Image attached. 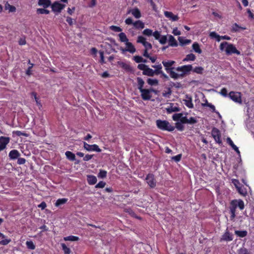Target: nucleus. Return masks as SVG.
Segmentation results:
<instances>
[{
    "mask_svg": "<svg viewBox=\"0 0 254 254\" xmlns=\"http://www.w3.org/2000/svg\"><path fill=\"white\" fill-rule=\"evenodd\" d=\"M106 183L104 181H100L96 186L95 188H103L106 186Z\"/></svg>",
    "mask_w": 254,
    "mask_h": 254,
    "instance_id": "52",
    "label": "nucleus"
},
{
    "mask_svg": "<svg viewBox=\"0 0 254 254\" xmlns=\"http://www.w3.org/2000/svg\"><path fill=\"white\" fill-rule=\"evenodd\" d=\"M87 181L89 185H95L97 181V178L95 176L93 175H87Z\"/></svg>",
    "mask_w": 254,
    "mask_h": 254,
    "instance_id": "20",
    "label": "nucleus"
},
{
    "mask_svg": "<svg viewBox=\"0 0 254 254\" xmlns=\"http://www.w3.org/2000/svg\"><path fill=\"white\" fill-rule=\"evenodd\" d=\"M131 13L136 18H139L141 16L140 11L137 8L133 9Z\"/></svg>",
    "mask_w": 254,
    "mask_h": 254,
    "instance_id": "30",
    "label": "nucleus"
},
{
    "mask_svg": "<svg viewBox=\"0 0 254 254\" xmlns=\"http://www.w3.org/2000/svg\"><path fill=\"white\" fill-rule=\"evenodd\" d=\"M235 233L238 236L241 237V238L246 237L248 234L247 231H246L245 230H244V231L237 230V231H235Z\"/></svg>",
    "mask_w": 254,
    "mask_h": 254,
    "instance_id": "36",
    "label": "nucleus"
},
{
    "mask_svg": "<svg viewBox=\"0 0 254 254\" xmlns=\"http://www.w3.org/2000/svg\"><path fill=\"white\" fill-rule=\"evenodd\" d=\"M133 60L136 63H142V61H143V58L141 56H135L133 57Z\"/></svg>",
    "mask_w": 254,
    "mask_h": 254,
    "instance_id": "54",
    "label": "nucleus"
},
{
    "mask_svg": "<svg viewBox=\"0 0 254 254\" xmlns=\"http://www.w3.org/2000/svg\"><path fill=\"white\" fill-rule=\"evenodd\" d=\"M164 15L166 17L171 19L173 21H176L179 19V17L177 15L173 14V13L170 11H165L164 12Z\"/></svg>",
    "mask_w": 254,
    "mask_h": 254,
    "instance_id": "17",
    "label": "nucleus"
},
{
    "mask_svg": "<svg viewBox=\"0 0 254 254\" xmlns=\"http://www.w3.org/2000/svg\"><path fill=\"white\" fill-rule=\"evenodd\" d=\"M66 157L68 160L71 161L76 160L75 154L70 151H67L65 153Z\"/></svg>",
    "mask_w": 254,
    "mask_h": 254,
    "instance_id": "24",
    "label": "nucleus"
},
{
    "mask_svg": "<svg viewBox=\"0 0 254 254\" xmlns=\"http://www.w3.org/2000/svg\"><path fill=\"white\" fill-rule=\"evenodd\" d=\"M203 70V68L201 66L195 67L193 69V71L196 73L201 74Z\"/></svg>",
    "mask_w": 254,
    "mask_h": 254,
    "instance_id": "50",
    "label": "nucleus"
},
{
    "mask_svg": "<svg viewBox=\"0 0 254 254\" xmlns=\"http://www.w3.org/2000/svg\"><path fill=\"white\" fill-rule=\"evenodd\" d=\"M37 12L38 14H49L50 11L49 10L46 9L45 8H38L37 10Z\"/></svg>",
    "mask_w": 254,
    "mask_h": 254,
    "instance_id": "46",
    "label": "nucleus"
},
{
    "mask_svg": "<svg viewBox=\"0 0 254 254\" xmlns=\"http://www.w3.org/2000/svg\"><path fill=\"white\" fill-rule=\"evenodd\" d=\"M152 67L155 68L154 72L155 75H160V78L165 80L169 79V76L162 71V66L161 64L152 65Z\"/></svg>",
    "mask_w": 254,
    "mask_h": 254,
    "instance_id": "6",
    "label": "nucleus"
},
{
    "mask_svg": "<svg viewBox=\"0 0 254 254\" xmlns=\"http://www.w3.org/2000/svg\"><path fill=\"white\" fill-rule=\"evenodd\" d=\"M245 27H243L240 26H239L238 24H237L236 23H234L231 28V31L232 32H239L240 30H245Z\"/></svg>",
    "mask_w": 254,
    "mask_h": 254,
    "instance_id": "25",
    "label": "nucleus"
},
{
    "mask_svg": "<svg viewBox=\"0 0 254 254\" xmlns=\"http://www.w3.org/2000/svg\"><path fill=\"white\" fill-rule=\"evenodd\" d=\"M152 35H153L155 39L157 40H158L159 38L161 37L160 32L158 31H155V32H152Z\"/></svg>",
    "mask_w": 254,
    "mask_h": 254,
    "instance_id": "53",
    "label": "nucleus"
},
{
    "mask_svg": "<svg viewBox=\"0 0 254 254\" xmlns=\"http://www.w3.org/2000/svg\"><path fill=\"white\" fill-rule=\"evenodd\" d=\"M137 83V88L141 93V98L144 100H150L152 97V92H155V90L151 88L150 89L143 88L144 81L143 79L140 77L136 78Z\"/></svg>",
    "mask_w": 254,
    "mask_h": 254,
    "instance_id": "2",
    "label": "nucleus"
},
{
    "mask_svg": "<svg viewBox=\"0 0 254 254\" xmlns=\"http://www.w3.org/2000/svg\"><path fill=\"white\" fill-rule=\"evenodd\" d=\"M174 61H163L162 63L165 67L166 72L169 74L171 78L177 79L179 78H183L188 72L192 70L191 64L184 65L178 66L176 68L173 67L175 64Z\"/></svg>",
    "mask_w": 254,
    "mask_h": 254,
    "instance_id": "1",
    "label": "nucleus"
},
{
    "mask_svg": "<svg viewBox=\"0 0 254 254\" xmlns=\"http://www.w3.org/2000/svg\"><path fill=\"white\" fill-rule=\"evenodd\" d=\"M182 113L175 114L173 115L172 118L174 121H178L179 120H180L181 118L182 117Z\"/></svg>",
    "mask_w": 254,
    "mask_h": 254,
    "instance_id": "45",
    "label": "nucleus"
},
{
    "mask_svg": "<svg viewBox=\"0 0 254 254\" xmlns=\"http://www.w3.org/2000/svg\"><path fill=\"white\" fill-rule=\"evenodd\" d=\"M192 48L194 51L198 54H201L202 50L200 48L199 45L197 42H194L192 45Z\"/></svg>",
    "mask_w": 254,
    "mask_h": 254,
    "instance_id": "29",
    "label": "nucleus"
},
{
    "mask_svg": "<svg viewBox=\"0 0 254 254\" xmlns=\"http://www.w3.org/2000/svg\"><path fill=\"white\" fill-rule=\"evenodd\" d=\"M220 94H221L223 96H225V97L227 96L228 94H227V89L226 88H223L221 90V91L220 92Z\"/></svg>",
    "mask_w": 254,
    "mask_h": 254,
    "instance_id": "64",
    "label": "nucleus"
},
{
    "mask_svg": "<svg viewBox=\"0 0 254 254\" xmlns=\"http://www.w3.org/2000/svg\"><path fill=\"white\" fill-rule=\"evenodd\" d=\"M20 155V153L18 150L13 149L10 151L9 153V157L10 159H15L18 158V157Z\"/></svg>",
    "mask_w": 254,
    "mask_h": 254,
    "instance_id": "18",
    "label": "nucleus"
},
{
    "mask_svg": "<svg viewBox=\"0 0 254 254\" xmlns=\"http://www.w3.org/2000/svg\"><path fill=\"white\" fill-rule=\"evenodd\" d=\"M51 4L50 0H39L38 4L43 6L44 8L48 7Z\"/></svg>",
    "mask_w": 254,
    "mask_h": 254,
    "instance_id": "23",
    "label": "nucleus"
},
{
    "mask_svg": "<svg viewBox=\"0 0 254 254\" xmlns=\"http://www.w3.org/2000/svg\"><path fill=\"white\" fill-rule=\"evenodd\" d=\"M146 42V39L144 37L142 36H139L138 37L137 40V43H141L142 45H143Z\"/></svg>",
    "mask_w": 254,
    "mask_h": 254,
    "instance_id": "51",
    "label": "nucleus"
},
{
    "mask_svg": "<svg viewBox=\"0 0 254 254\" xmlns=\"http://www.w3.org/2000/svg\"><path fill=\"white\" fill-rule=\"evenodd\" d=\"M94 155H90V154H86L84 157H83V160L84 161H88L90 160H91L93 157L94 156Z\"/></svg>",
    "mask_w": 254,
    "mask_h": 254,
    "instance_id": "60",
    "label": "nucleus"
},
{
    "mask_svg": "<svg viewBox=\"0 0 254 254\" xmlns=\"http://www.w3.org/2000/svg\"><path fill=\"white\" fill-rule=\"evenodd\" d=\"M33 66H34V64H31V65L28 67V68H27V69L26 70V74L27 75H31V74H32L31 69L33 67Z\"/></svg>",
    "mask_w": 254,
    "mask_h": 254,
    "instance_id": "61",
    "label": "nucleus"
},
{
    "mask_svg": "<svg viewBox=\"0 0 254 254\" xmlns=\"http://www.w3.org/2000/svg\"><path fill=\"white\" fill-rule=\"evenodd\" d=\"M219 48L222 51L225 50L226 54L227 55H231L232 54H236L237 55H241V52L237 49L233 44L229 43L227 42L221 43L220 45Z\"/></svg>",
    "mask_w": 254,
    "mask_h": 254,
    "instance_id": "4",
    "label": "nucleus"
},
{
    "mask_svg": "<svg viewBox=\"0 0 254 254\" xmlns=\"http://www.w3.org/2000/svg\"><path fill=\"white\" fill-rule=\"evenodd\" d=\"M26 245L28 249L30 250H34L35 249V246L33 242L31 241H27L26 242Z\"/></svg>",
    "mask_w": 254,
    "mask_h": 254,
    "instance_id": "42",
    "label": "nucleus"
},
{
    "mask_svg": "<svg viewBox=\"0 0 254 254\" xmlns=\"http://www.w3.org/2000/svg\"><path fill=\"white\" fill-rule=\"evenodd\" d=\"M133 25L137 29H143L144 27V23L140 20L136 21Z\"/></svg>",
    "mask_w": 254,
    "mask_h": 254,
    "instance_id": "31",
    "label": "nucleus"
},
{
    "mask_svg": "<svg viewBox=\"0 0 254 254\" xmlns=\"http://www.w3.org/2000/svg\"><path fill=\"white\" fill-rule=\"evenodd\" d=\"M67 198H59L56 201V202L55 203V205L56 206H59L62 204L65 203L67 201Z\"/></svg>",
    "mask_w": 254,
    "mask_h": 254,
    "instance_id": "34",
    "label": "nucleus"
},
{
    "mask_svg": "<svg viewBox=\"0 0 254 254\" xmlns=\"http://www.w3.org/2000/svg\"><path fill=\"white\" fill-rule=\"evenodd\" d=\"M5 7L6 9H8L9 12H14L16 11V7L8 3L5 4Z\"/></svg>",
    "mask_w": 254,
    "mask_h": 254,
    "instance_id": "41",
    "label": "nucleus"
},
{
    "mask_svg": "<svg viewBox=\"0 0 254 254\" xmlns=\"http://www.w3.org/2000/svg\"><path fill=\"white\" fill-rule=\"evenodd\" d=\"M211 134L216 143L219 144H222V142L221 139V133L218 128L216 127L213 128L211 131Z\"/></svg>",
    "mask_w": 254,
    "mask_h": 254,
    "instance_id": "9",
    "label": "nucleus"
},
{
    "mask_svg": "<svg viewBox=\"0 0 254 254\" xmlns=\"http://www.w3.org/2000/svg\"><path fill=\"white\" fill-rule=\"evenodd\" d=\"M83 147L85 149L88 151H96L98 152H101V149L97 144L90 145L86 142H83Z\"/></svg>",
    "mask_w": 254,
    "mask_h": 254,
    "instance_id": "11",
    "label": "nucleus"
},
{
    "mask_svg": "<svg viewBox=\"0 0 254 254\" xmlns=\"http://www.w3.org/2000/svg\"><path fill=\"white\" fill-rule=\"evenodd\" d=\"M147 67L148 66L147 65L143 64H140L137 65V68L143 71H144V70H145Z\"/></svg>",
    "mask_w": 254,
    "mask_h": 254,
    "instance_id": "58",
    "label": "nucleus"
},
{
    "mask_svg": "<svg viewBox=\"0 0 254 254\" xmlns=\"http://www.w3.org/2000/svg\"><path fill=\"white\" fill-rule=\"evenodd\" d=\"M232 183L235 186L236 188L237 189L238 192L240 191V190H241V188L240 187V183L238 180L237 179H232Z\"/></svg>",
    "mask_w": 254,
    "mask_h": 254,
    "instance_id": "37",
    "label": "nucleus"
},
{
    "mask_svg": "<svg viewBox=\"0 0 254 254\" xmlns=\"http://www.w3.org/2000/svg\"><path fill=\"white\" fill-rule=\"evenodd\" d=\"M239 208L242 210L245 208L244 201L241 199H235L231 200L229 205V212L230 213V218L231 221H234L236 214V209Z\"/></svg>",
    "mask_w": 254,
    "mask_h": 254,
    "instance_id": "3",
    "label": "nucleus"
},
{
    "mask_svg": "<svg viewBox=\"0 0 254 254\" xmlns=\"http://www.w3.org/2000/svg\"><path fill=\"white\" fill-rule=\"evenodd\" d=\"M152 32H153V31L151 29L147 28V29H144L142 33L144 35H146L147 36H150L152 35Z\"/></svg>",
    "mask_w": 254,
    "mask_h": 254,
    "instance_id": "48",
    "label": "nucleus"
},
{
    "mask_svg": "<svg viewBox=\"0 0 254 254\" xmlns=\"http://www.w3.org/2000/svg\"><path fill=\"white\" fill-rule=\"evenodd\" d=\"M229 97L231 100L236 103L242 104L241 93L240 92H235L231 91L229 94Z\"/></svg>",
    "mask_w": 254,
    "mask_h": 254,
    "instance_id": "8",
    "label": "nucleus"
},
{
    "mask_svg": "<svg viewBox=\"0 0 254 254\" xmlns=\"http://www.w3.org/2000/svg\"><path fill=\"white\" fill-rule=\"evenodd\" d=\"M156 126L160 130L168 131H173L175 127L172 126L168 121L166 120H157L156 122Z\"/></svg>",
    "mask_w": 254,
    "mask_h": 254,
    "instance_id": "5",
    "label": "nucleus"
},
{
    "mask_svg": "<svg viewBox=\"0 0 254 254\" xmlns=\"http://www.w3.org/2000/svg\"><path fill=\"white\" fill-rule=\"evenodd\" d=\"M99 54H100V63L102 64H103L105 63L104 52L103 51H100Z\"/></svg>",
    "mask_w": 254,
    "mask_h": 254,
    "instance_id": "62",
    "label": "nucleus"
},
{
    "mask_svg": "<svg viewBox=\"0 0 254 254\" xmlns=\"http://www.w3.org/2000/svg\"><path fill=\"white\" fill-rule=\"evenodd\" d=\"M196 57L194 54H189L186 56V58L183 60V61H194Z\"/></svg>",
    "mask_w": 254,
    "mask_h": 254,
    "instance_id": "32",
    "label": "nucleus"
},
{
    "mask_svg": "<svg viewBox=\"0 0 254 254\" xmlns=\"http://www.w3.org/2000/svg\"><path fill=\"white\" fill-rule=\"evenodd\" d=\"M233 239V234L229 232L227 229L224 234L222 236L220 241H231Z\"/></svg>",
    "mask_w": 254,
    "mask_h": 254,
    "instance_id": "14",
    "label": "nucleus"
},
{
    "mask_svg": "<svg viewBox=\"0 0 254 254\" xmlns=\"http://www.w3.org/2000/svg\"><path fill=\"white\" fill-rule=\"evenodd\" d=\"M61 246L62 247V249L64 252V254H70V253H71V250L69 248H68L66 246V245L65 244L62 243L61 244Z\"/></svg>",
    "mask_w": 254,
    "mask_h": 254,
    "instance_id": "40",
    "label": "nucleus"
},
{
    "mask_svg": "<svg viewBox=\"0 0 254 254\" xmlns=\"http://www.w3.org/2000/svg\"><path fill=\"white\" fill-rule=\"evenodd\" d=\"M181 123H177L176 124V127L180 131H182L184 129V126L182 125Z\"/></svg>",
    "mask_w": 254,
    "mask_h": 254,
    "instance_id": "56",
    "label": "nucleus"
},
{
    "mask_svg": "<svg viewBox=\"0 0 254 254\" xmlns=\"http://www.w3.org/2000/svg\"><path fill=\"white\" fill-rule=\"evenodd\" d=\"M13 133L18 136H23L27 137L28 136L26 133L19 130L13 131Z\"/></svg>",
    "mask_w": 254,
    "mask_h": 254,
    "instance_id": "44",
    "label": "nucleus"
},
{
    "mask_svg": "<svg viewBox=\"0 0 254 254\" xmlns=\"http://www.w3.org/2000/svg\"><path fill=\"white\" fill-rule=\"evenodd\" d=\"M110 29L111 30L116 32H121L122 31V29L121 27L115 25L111 26L110 27Z\"/></svg>",
    "mask_w": 254,
    "mask_h": 254,
    "instance_id": "47",
    "label": "nucleus"
},
{
    "mask_svg": "<svg viewBox=\"0 0 254 254\" xmlns=\"http://www.w3.org/2000/svg\"><path fill=\"white\" fill-rule=\"evenodd\" d=\"M0 238L3 239V240L0 241V244L1 245H6L11 241L10 239H5V236L0 232Z\"/></svg>",
    "mask_w": 254,
    "mask_h": 254,
    "instance_id": "26",
    "label": "nucleus"
},
{
    "mask_svg": "<svg viewBox=\"0 0 254 254\" xmlns=\"http://www.w3.org/2000/svg\"><path fill=\"white\" fill-rule=\"evenodd\" d=\"M181 109L178 107V104H174L173 103H170L169 107L166 108V111L168 114H171L173 112H179Z\"/></svg>",
    "mask_w": 254,
    "mask_h": 254,
    "instance_id": "12",
    "label": "nucleus"
},
{
    "mask_svg": "<svg viewBox=\"0 0 254 254\" xmlns=\"http://www.w3.org/2000/svg\"><path fill=\"white\" fill-rule=\"evenodd\" d=\"M227 142L231 146V147L237 152L238 155L240 154V152L238 147L234 143L230 137H227Z\"/></svg>",
    "mask_w": 254,
    "mask_h": 254,
    "instance_id": "19",
    "label": "nucleus"
},
{
    "mask_svg": "<svg viewBox=\"0 0 254 254\" xmlns=\"http://www.w3.org/2000/svg\"><path fill=\"white\" fill-rule=\"evenodd\" d=\"M10 141V138L5 136L0 137V151L5 148L6 145Z\"/></svg>",
    "mask_w": 254,
    "mask_h": 254,
    "instance_id": "13",
    "label": "nucleus"
},
{
    "mask_svg": "<svg viewBox=\"0 0 254 254\" xmlns=\"http://www.w3.org/2000/svg\"><path fill=\"white\" fill-rule=\"evenodd\" d=\"M197 122V120L194 117H190V119H188V124H189L193 125L196 124Z\"/></svg>",
    "mask_w": 254,
    "mask_h": 254,
    "instance_id": "55",
    "label": "nucleus"
},
{
    "mask_svg": "<svg viewBox=\"0 0 254 254\" xmlns=\"http://www.w3.org/2000/svg\"><path fill=\"white\" fill-rule=\"evenodd\" d=\"M178 42L172 35L169 36V46L171 47H177Z\"/></svg>",
    "mask_w": 254,
    "mask_h": 254,
    "instance_id": "21",
    "label": "nucleus"
},
{
    "mask_svg": "<svg viewBox=\"0 0 254 254\" xmlns=\"http://www.w3.org/2000/svg\"><path fill=\"white\" fill-rule=\"evenodd\" d=\"M178 40L180 43V45L181 46H184L185 45L189 44L191 42V40L187 39H184L182 37H179Z\"/></svg>",
    "mask_w": 254,
    "mask_h": 254,
    "instance_id": "27",
    "label": "nucleus"
},
{
    "mask_svg": "<svg viewBox=\"0 0 254 254\" xmlns=\"http://www.w3.org/2000/svg\"><path fill=\"white\" fill-rule=\"evenodd\" d=\"M209 36L211 38L216 39L217 41H220V36L216 32H211L210 33Z\"/></svg>",
    "mask_w": 254,
    "mask_h": 254,
    "instance_id": "39",
    "label": "nucleus"
},
{
    "mask_svg": "<svg viewBox=\"0 0 254 254\" xmlns=\"http://www.w3.org/2000/svg\"><path fill=\"white\" fill-rule=\"evenodd\" d=\"M147 184L151 188H154L156 186V181L154 175L152 174H148L145 178Z\"/></svg>",
    "mask_w": 254,
    "mask_h": 254,
    "instance_id": "10",
    "label": "nucleus"
},
{
    "mask_svg": "<svg viewBox=\"0 0 254 254\" xmlns=\"http://www.w3.org/2000/svg\"><path fill=\"white\" fill-rule=\"evenodd\" d=\"M120 64L121 66L126 70H129L130 68V65L123 62H121Z\"/></svg>",
    "mask_w": 254,
    "mask_h": 254,
    "instance_id": "57",
    "label": "nucleus"
},
{
    "mask_svg": "<svg viewBox=\"0 0 254 254\" xmlns=\"http://www.w3.org/2000/svg\"><path fill=\"white\" fill-rule=\"evenodd\" d=\"M107 172L105 170H100L98 175L99 178L103 179L106 177Z\"/></svg>",
    "mask_w": 254,
    "mask_h": 254,
    "instance_id": "43",
    "label": "nucleus"
},
{
    "mask_svg": "<svg viewBox=\"0 0 254 254\" xmlns=\"http://www.w3.org/2000/svg\"><path fill=\"white\" fill-rule=\"evenodd\" d=\"M64 7V5L56 1L52 5L53 11L55 12H60L61 10Z\"/></svg>",
    "mask_w": 254,
    "mask_h": 254,
    "instance_id": "15",
    "label": "nucleus"
},
{
    "mask_svg": "<svg viewBox=\"0 0 254 254\" xmlns=\"http://www.w3.org/2000/svg\"><path fill=\"white\" fill-rule=\"evenodd\" d=\"M186 98L187 99L184 100L185 105L189 108H193V104L192 102V98L190 96L187 94L186 95Z\"/></svg>",
    "mask_w": 254,
    "mask_h": 254,
    "instance_id": "16",
    "label": "nucleus"
},
{
    "mask_svg": "<svg viewBox=\"0 0 254 254\" xmlns=\"http://www.w3.org/2000/svg\"><path fill=\"white\" fill-rule=\"evenodd\" d=\"M147 83L151 86H156L159 84V81L157 79L148 78L147 80Z\"/></svg>",
    "mask_w": 254,
    "mask_h": 254,
    "instance_id": "33",
    "label": "nucleus"
},
{
    "mask_svg": "<svg viewBox=\"0 0 254 254\" xmlns=\"http://www.w3.org/2000/svg\"><path fill=\"white\" fill-rule=\"evenodd\" d=\"M158 40L160 44H165L167 42V36L166 35H163V36L161 35V37H160V38H159V39Z\"/></svg>",
    "mask_w": 254,
    "mask_h": 254,
    "instance_id": "49",
    "label": "nucleus"
},
{
    "mask_svg": "<svg viewBox=\"0 0 254 254\" xmlns=\"http://www.w3.org/2000/svg\"><path fill=\"white\" fill-rule=\"evenodd\" d=\"M143 75H147L148 76H153L155 74L154 70L152 68L149 67L148 66L146 68L145 70H144V71H142Z\"/></svg>",
    "mask_w": 254,
    "mask_h": 254,
    "instance_id": "22",
    "label": "nucleus"
},
{
    "mask_svg": "<svg viewBox=\"0 0 254 254\" xmlns=\"http://www.w3.org/2000/svg\"><path fill=\"white\" fill-rule=\"evenodd\" d=\"M143 45L145 47V50H150L152 48V46L151 43L147 41Z\"/></svg>",
    "mask_w": 254,
    "mask_h": 254,
    "instance_id": "59",
    "label": "nucleus"
},
{
    "mask_svg": "<svg viewBox=\"0 0 254 254\" xmlns=\"http://www.w3.org/2000/svg\"><path fill=\"white\" fill-rule=\"evenodd\" d=\"M238 254H252V253L245 247H242L238 250Z\"/></svg>",
    "mask_w": 254,
    "mask_h": 254,
    "instance_id": "35",
    "label": "nucleus"
},
{
    "mask_svg": "<svg viewBox=\"0 0 254 254\" xmlns=\"http://www.w3.org/2000/svg\"><path fill=\"white\" fill-rule=\"evenodd\" d=\"M182 158V154H180L172 157V159L176 162H179L181 160Z\"/></svg>",
    "mask_w": 254,
    "mask_h": 254,
    "instance_id": "63",
    "label": "nucleus"
},
{
    "mask_svg": "<svg viewBox=\"0 0 254 254\" xmlns=\"http://www.w3.org/2000/svg\"><path fill=\"white\" fill-rule=\"evenodd\" d=\"M119 40L121 42H125L126 43L128 41V39L125 33L121 32L119 34Z\"/></svg>",
    "mask_w": 254,
    "mask_h": 254,
    "instance_id": "28",
    "label": "nucleus"
},
{
    "mask_svg": "<svg viewBox=\"0 0 254 254\" xmlns=\"http://www.w3.org/2000/svg\"><path fill=\"white\" fill-rule=\"evenodd\" d=\"M64 241H77L79 238L75 236H69L64 238Z\"/></svg>",
    "mask_w": 254,
    "mask_h": 254,
    "instance_id": "38",
    "label": "nucleus"
},
{
    "mask_svg": "<svg viewBox=\"0 0 254 254\" xmlns=\"http://www.w3.org/2000/svg\"><path fill=\"white\" fill-rule=\"evenodd\" d=\"M126 47L125 48L121 47L120 50L121 51L122 54H125L126 52H128L131 54H133L135 52L136 49L133 44L129 42H127L125 43Z\"/></svg>",
    "mask_w": 254,
    "mask_h": 254,
    "instance_id": "7",
    "label": "nucleus"
}]
</instances>
